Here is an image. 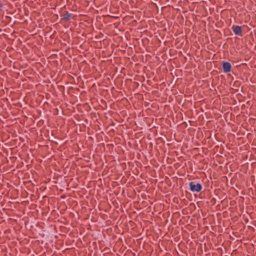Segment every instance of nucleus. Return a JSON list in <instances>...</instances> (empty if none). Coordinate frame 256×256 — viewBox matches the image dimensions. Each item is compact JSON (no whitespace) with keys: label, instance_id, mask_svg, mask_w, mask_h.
Here are the masks:
<instances>
[{"label":"nucleus","instance_id":"obj_2","mask_svg":"<svg viewBox=\"0 0 256 256\" xmlns=\"http://www.w3.org/2000/svg\"><path fill=\"white\" fill-rule=\"evenodd\" d=\"M232 30L236 35L242 36V30L240 26L234 25L232 26Z\"/></svg>","mask_w":256,"mask_h":256},{"label":"nucleus","instance_id":"obj_1","mask_svg":"<svg viewBox=\"0 0 256 256\" xmlns=\"http://www.w3.org/2000/svg\"><path fill=\"white\" fill-rule=\"evenodd\" d=\"M190 190L192 192H198L201 191L202 189V186L200 184L196 182H191L189 184Z\"/></svg>","mask_w":256,"mask_h":256},{"label":"nucleus","instance_id":"obj_3","mask_svg":"<svg viewBox=\"0 0 256 256\" xmlns=\"http://www.w3.org/2000/svg\"><path fill=\"white\" fill-rule=\"evenodd\" d=\"M222 68L224 73H228L232 70V65L229 62H224L222 63Z\"/></svg>","mask_w":256,"mask_h":256},{"label":"nucleus","instance_id":"obj_5","mask_svg":"<svg viewBox=\"0 0 256 256\" xmlns=\"http://www.w3.org/2000/svg\"><path fill=\"white\" fill-rule=\"evenodd\" d=\"M2 5L1 4H0V10H2Z\"/></svg>","mask_w":256,"mask_h":256},{"label":"nucleus","instance_id":"obj_4","mask_svg":"<svg viewBox=\"0 0 256 256\" xmlns=\"http://www.w3.org/2000/svg\"><path fill=\"white\" fill-rule=\"evenodd\" d=\"M72 14L69 13L68 12H66V14H64L62 16V20H64V21H68L71 17Z\"/></svg>","mask_w":256,"mask_h":256}]
</instances>
